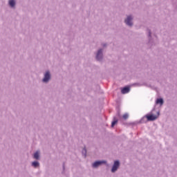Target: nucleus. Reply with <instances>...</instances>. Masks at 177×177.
I'll use <instances>...</instances> for the list:
<instances>
[{
	"label": "nucleus",
	"mask_w": 177,
	"mask_h": 177,
	"mask_svg": "<svg viewBox=\"0 0 177 177\" xmlns=\"http://www.w3.org/2000/svg\"><path fill=\"white\" fill-rule=\"evenodd\" d=\"M102 57H103V54L102 53V49H100L97 53L96 59L97 60H101Z\"/></svg>",
	"instance_id": "423d86ee"
},
{
	"label": "nucleus",
	"mask_w": 177,
	"mask_h": 177,
	"mask_svg": "<svg viewBox=\"0 0 177 177\" xmlns=\"http://www.w3.org/2000/svg\"><path fill=\"white\" fill-rule=\"evenodd\" d=\"M146 118L147 119V121H156V120L158 118V116L156 115H147Z\"/></svg>",
	"instance_id": "f257e3e1"
},
{
	"label": "nucleus",
	"mask_w": 177,
	"mask_h": 177,
	"mask_svg": "<svg viewBox=\"0 0 177 177\" xmlns=\"http://www.w3.org/2000/svg\"><path fill=\"white\" fill-rule=\"evenodd\" d=\"M156 104H160V106H162L164 104V100L162 98H159L156 100Z\"/></svg>",
	"instance_id": "6e6552de"
},
{
	"label": "nucleus",
	"mask_w": 177,
	"mask_h": 177,
	"mask_svg": "<svg viewBox=\"0 0 177 177\" xmlns=\"http://www.w3.org/2000/svg\"><path fill=\"white\" fill-rule=\"evenodd\" d=\"M118 122V120H117L115 118H114L113 121L111 123L112 128L114 127V125Z\"/></svg>",
	"instance_id": "9d476101"
},
{
	"label": "nucleus",
	"mask_w": 177,
	"mask_h": 177,
	"mask_svg": "<svg viewBox=\"0 0 177 177\" xmlns=\"http://www.w3.org/2000/svg\"><path fill=\"white\" fill-rule=\"evenodd\" d=\"M34 158H35V160H38V158H39V153L38 152L35 153Z\"/></svg>",
	"instance_id": "9b49d317"
},
{
	"label": "nucleus",
	"mask_w": 177,
	"mask_h": 177,
	"mask_svg": "<svg viewBox=\"0 0 177 177\" xmlns=\"http://www.w3.org/2000/svg\"><path fill=\"white\" fill-rule=\"evenodd\" d=\"M130 89L129 87H124L121 90V93L123 95H125V93H128L129 92Z\"/></svg>",
	"instance_id": "0eeeda50"
},
{
	"label": "nucleus",
	"mask_w": 177,
	"mask_h": 177,
	"mask_svg": "<svg viewBox=\"0 0 177 177\" xmlns=\"http://www.w3.org/2000/svg\"><path fill=\"white\" fill-rule=\"evenodd\" d=\"M32 165L33 167H35V168H37V167H38V166L39 165V163L38 162H33L32 163Z\"/></svg>",
	"instance_id": "ddd939ff"
},
{
	"label": "nucleus",
	"mask_w": 177,
	"mask_h": 177,
	"mask_svg": "<svg viewBox=\"0 0 177 177\" xmlns=\"http://www.w3.org/2000/svg\"><path fill=\"white\" fill-rule=\"evenodd\" d=\"M85 153H86V149H84Z\"/></svg>",
	"instance_id": "2eb2a0df"
},
{
	"label": "nucleus",
	"mask_w": 177,
	"mask_h": 177,
	"mask_svg": "<svg viewBox=\"0 0 177 177\" xmlns=\"http://www.w3.org/2000/svg\"><path fill=\"white\" fill-rule=\"evenodd\" d=\"M129 118V115H128V113H125L122 115L123 120H128Z\"/></svg>",
	"instance_id": "f8f14e48"
},
{
	"label": "nucleus",
	"mask_w": 177,
	"mask_h": 177,
	"mask_svg": "<svg viewBox=\"0 0 177 177\" xmlns=\"http://www.w3.org/2000/svg\"><path fill=\"white\" fill-rule=\"evenodd\" d=\"M50 80V73L49 71H47L46 74L44 75V77L43 79V82H48Z\"/></svg>",
	"instance_id": "7ed1b4c3"
},
{
	"label": "nucleus",
	"mask_w": 177,
	"mask_h": 177,
	"mask_svg": "<svg viewBox=\"0 0 177 177\" xmlns=\"http://www.w3.org/2000/svg\"><path fill=\"white\" fill-rule=\"evenodd\" d=\"M9 5L10 6H11V8H13L15 5H16V2L15 1V0H10Z\"/></svg>",
	"instance_id": "1a4fd4ad"
},
{
	"label": "nucleus",
	"mask_w": 177,
	"mask_h": 177,
	"mask_svg": "<svg viewBox=\"0 0 177 177\" xmlns=\"http://www.w3.org/2000/svg\"><path fill=\"white\" fill-rule=\"evenodd\" d=\"M125 23L127 26H132V17L129 16L127 17V19H125Z\"/></svg>",
	"instance_id": "39448f33"
},
{
	"label": "nucleus",
	"mask_w": 177,
	"mask_h": 177,
	"mask_svg": "<svg viewBox=\"0 0 177 177\" xmlns=\"http://www.w3.org/2000/svg\"><path fill=\"white\" fill-rule=\"evenodd\" d=\"M150 35H151V32H149V37H150Z\"/></svg>",
	"instance_id": "4468645a"
},
{
	"label": "nucleus",
	"mask_w": 177,
	"mask_h": 177,
	"mask_svg": "<svg viewBox=\"0 0 177 177\" xmlns=\"http://www.w3.org/2000/svg\"><path fill=\"white\" fill-rule=\"evenodd\" d=\"M119 167H120V162L118 160L115 161L114 165L112 167L111 171L115 172V171H117V169H118Z\"/></svg>",
	"instance_id": "f03ea898"
},
{
	"label": "nucleus",
	"mask_w": 177,
	"mask_h": 177,
	"mask_svg": "<svg viewBox=\"0 0 177 177\" xmlns=\"http://www.w3.org/2000/svg\"><path fill=\"white\" fill-rule=\"evenodd\" d=\"M102 164H106V161H96L93 164V168H97V167H99V165H102Z\"/></svg>",
	"instance_id": "20e7f679"
}]
</instances>
